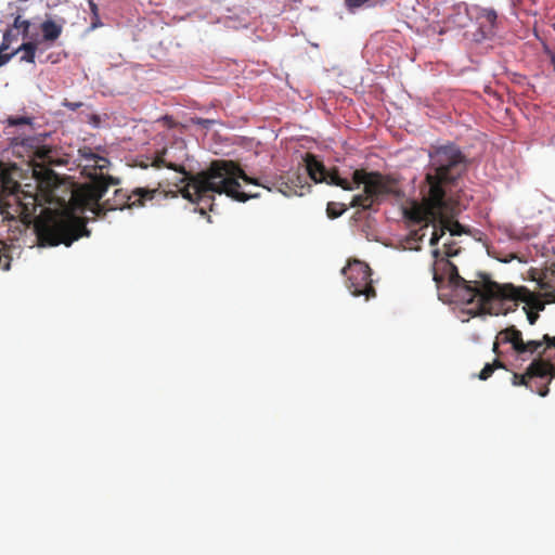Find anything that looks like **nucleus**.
Returning <instances> with one entry per match:
<instances>
[{
	"instance_id": "1",
	"label": "nucleus",
	"mask_w": 555,
	"mask_h": 555,
	"mask_svg": "<svg viewBox=\"0 0 555 555\" xmlns=\"http://www.w3.org/2000/svg\"><path fill=\"white\" fill-rule=\"evenodd\" d=\"M449 274V282L455 296L462 302L472 305L467 310L472 315L479 314H507L515 311L519 302L537 312L543 311L545 302L539 295L530 292L526 286H515L512 283L500 284L486 273H478L479 280L468 281L460 275L457 267L451 262H443Z\"/></svg>"
},
{
	"instance_id": "2",
	"label": "nucleus",
	"mask_w": 555,
	"mask_h": 555,
	"mask_svg": "<svg viewBox=\"0 0 555 555\" xmlns=\"http://www.w3.org/2000/svg\"><path fill=\"white\" fill-rule=\"evenodd\" d=\"M166 166L184 175L183 180L188 182L181 192L183 197L191 202L211 199V193L225 194L242 203L249 198L259 197L258 193L248 194L241 191L238 179L249 184L262 186L268 191L272 190L268 184L260 182L259 179L247 176L240 165L233 160H212L206 170L196 175L188 173L183 166H177L171 163Z\"/></svg>"
},
{
	"instance_id": "3",
	"label": "nucleus",
	"mask_w": 555,
	"mask_h": 555,
	"mask_svg": "<svg viewBox=\"0 0 555 555\" xmlns=\"http://www.w3.org/2000/svg\"><path fill=\"white\" fill-rule=\"evenodd\" d=\"M429 166L426 182L429 185L428 196L422 203L412 201L403 208V216L409 221H420L433 210L438 211L444 206V185L455 182L466 170V158L453 144L443 145L429 153Z\"/></svg>"
},
{
	"instance_id": "4",
	"label": "nucleus",
	"mask_w": 555,
	"mask_h": 555,
	"mask_svg": "<svg viewBox=\"0 0 555 555\" xmlns=\"http://www.w3.org/2000/svg\"><path fill=\"white\" fill-rule=\"evenodd\" d=\"M120 180L112 176H100L92 182L85 183L76 188L72 192L70 204L74 209L92 211L95 216L101 217L109 210H122L125 208L142 207L146 202L152 201L162 192L158 189L135 188L132 191L124 189L115 190L112 198L100 203L109 185H118Z\"/></svg>"
},
{
	"instance_id": "5",
	"label": "nucleus",
	"mask_w": 555,
	"mask_h": 555,
	"mask_svg": "<svg viewBox=\"0 0 555 555\" xmlns=\"http://www.w3.org/2000/svg\"><path fill=\"white\" fill-rule=\"evenodd\" d=\"M322 182L339 186L345 191H352L362 184L363 193L354 195L350 206L363 210L373 209L375 205H379L388 196L396 201H402L405 196L397 178L378 171L356 169L352 172V181H349L341 178L336 168L326 169L325 175L322 177Z\"/></svg>"
},
{
	"instance_id": "6",
	"label": "nucleus",
	"mask_w": 555,
	"mask_h": 555,
	"mask_svg": "<svg viewBox=\"0 0 555 555\" xmlns=\"http://www.w3.org/2000/svg\"><path fill=\"white\" fill-rule=\"evenodd\" d=\"M38 245L52 247L60 244L70 246L83 236H90L85 218L69 211H56L49 208L42 210L34 223Z\"/></svg>"
},
{
	"instance_id": "7",
	"label": "nucleus",
	"mask_w": 555,
	"mask_h": 555,
	"mask_svg": "<svg viewBox=\"0 0 555 555\" xmlns=\"http://www.w3.org/2000/svg\"><path fill=\"white\" fill-rule=\"evenodd\" d=\"M500 344H509L516 354H540L550 361L555 360V336L544 334L541 339L524 340L522 333L515 325H511L496 335L493 351L498 353Z\"/></svg>"
},
{
	"instance_id": "8",
	"label": "nucleus",
	"mask_w": 555,
	"mask_h": 555,
	"mask_svg": "<svg viewBox=\"0 0 555 555\" xmlns=\"http://www.w3.org/2000/svg\"><path fill=\"white\" fill-rule=\"evenodd\" d=\"M525 354L526 353L519 356ZM527 354L530 357L535 356V358L526 369L525 373L513 374L512 384L514 386H525L539 396L545 397L550 391L548 384L552 379H555V362L550 361L545 356Z\"/></svg>"
},
{
	"instance_id": "9",
	"label": "nucleus",
	"mask_w": 555,
	"mask_h": 555,
	"mask_svg": "<svg viewBox=\"0 0 555 555\" xmlns=\"http://www.w3.org/2000/svg\"><path fill=\"white\" fill-rule=\"evenodd\" d=\"M346 276V286L356 296H364L365 300L376 297V291L371 279L370 266L361 260L354 259L341 270Z\"/></svg>"
},
{
	"instance_id": "10",
	"label": "nucleus",
	"mask_w": 555,
	"mask_h": 555,
	"mask_svg": "<svg viewBox=\"0 0 555 555\" xmlns=\"http://www.w3.org/2000/svg\"><path fill=\"white\" fill-rule=\"evenodd\" d=\"M11 146L16 156L27 158L28 163L37 159L46 162L51 154V150L42 145V140L38 137H15L12 139Z\"/></svg>"
},
{
	"instance_id": "11",
	"label": "nucleus",
	"mask_w": 555,
	"mask_h": 555,
	"mask_svg": "<svg viewBox=\"0 0 555 555\" xmlns=\"http://www.w3.org/2000/svg\"><path fill=\"white\" fill-rule=\"evenodd\" d=\"M11 146L16 156L27 158L28 163L37 159L46 162L51 154V150L42 145V140L38 137H15L12 139Z\"/></svg>"
},
{
	"instance_id": "12",
	"label": "nucleus",
	"mask_w": 555,
	"mask_h": 555,
	"mask_svg": "<svg viewBox=\"0 0 555 555\" xmlns=\"http://www.w3.org/2000/svg\"><path fill=\"white\" fill-rule=\"evenodd\" d=\"M455 203L451 199L444 197V206L438 211H430V215H426L424 219L420 221H413L414 223H420L426 220V223H435V222H443L444 229L450 232L452 236L462 235L467 233L468 231L457 220H454L453 217L456 214Z\"/></svg>"
},
{
	"instance_id": "13",
	"label": "nucleus",
	"mask_w": 555,
	"mask_h": 555,
	"mask_svg": "<svg viewBox=\"0 0 555 555\" xmlns=\"http://www.w3.org/2000/svg\"><path fill=\"white\" fill-rule=\"evenodd\" d=\"M457 254H459V249L454 248V243H446L444 244V257H440L439 249L433 250V256L435 258V262L433 264V280L435 281L437 288H440L441 284L444 282V280H447L448 287L450 288L453 301L462 304V301L459 300V298L454 294V289L449 282L448 271H446L444 266H443V262H446V261L450 262L449 258L456 256ZM451 263L453 266H455L452 261H451ZM463 305H466V304L463 302Z\"/></svg>"
},
{
	"instance_id": "14",
	"label": "nucleus",
	"mask_w": 555,
	"mask_h": 555,
	"mask_svg": "<svg viewBox=\"0 0 555 555\" xmlns=\"http://www.w3.org/2000/svg\"><path fill=\"white\" fill-rule=\"evenodd\" d=\"M22 209V203L18 201L17 197L14 196V204H10L8 201L0 199V215L2 216V221L8 222H14L15 229H14V235L11 237L16 238L17 235H20L24 229L25 224L16 219L15 214H20Z\"/></svg>"
},
{
	"instance_id": "15",
	"label": "nucleus",
	"mask_w": 555,
	"mask_h": 555,
	"mask_svg": "<svg viewBox=\"0 0 555 555\" xmlns=\"http://www.w3.org/2000/svg\"><path fill=\"white\" fill-rule=\"evenodd\" d=\"M476 18L485 35L493 33L498 20V14L493 9H480Z\"/></svg>"
},
{
	"instance_id": "16",
	"label": "nucleus",
	"mask_w": 555,
	"mask_h": 555,
	"mask_svg": "<svg viewBox=\"0 0 555 555\" xmlns=\"http://www.w3.org/2000/svg\"><path fill=\"white\" fill-rule=\"evenodd\" d=\"M305 163L309 177L317 183L322 182L326 170L325 166L312 154L306 155Z\"/></svg>"
},
{
	"instance_id": "17",
	"label": "nucleus",
	"mask_w": 555,
	"mask_h": 555,
	"mask_svg": "<svg viewBox=\"0 0 555 555\" xmlns=\"http://www.w3.org/2000/svg\"><path fill=\"white\" fill-rule=\"evenodd\" d=\"M40 29L42 31V39L47 42H54L62 34V26L51 20L44 21Z\"/></svg>"
},
{
	"instance_id": "18",
	"label": "nucleus",
	"mask_w": 555,
	"mask_h": 555,
	"mask_svg": "<svg viewBox=\"0 0 555 555\" xmlns=\"http://www.w3.org/2000/svg\"><path fill=\"white\" fill-rule=\"evenodd\" d=\"M412 223L415 224L414 222H412ZM418 224H422L421 228L417 230L411 231L409 236L406 237V244L410 249L418 250L420 249L418 244H420V242L423 241V238L426 235L425 230L428 228L426 220L420 222Z\"/></svg>"
},
{
	"instance_id": "19",
	"label": "nucleus",
	"mask_w": 555,
	"mask_h": 555,
	"mask_svg": "<svg viewBox=\"0 0 555 555\" xmlns=\"http://www.w3.org/2000/svg\"><path fill=\"white\" fill-rule=\"evenodd\" d=\"M0 182L3 191L9 192L11 195H14L20 189V184L11 177L10 171L1 166Z\"/></svg>"
},
{
	"instance_id": "20",
	"label": "nucleus",
	"mask_w": 555,
	"mask_h": 555,
	"mask_svg": "<svg viewBox=\"0 0 555 555\" xmlns=\"http://www.w3.org/2000/svg\"><path fill=\"white\" fill-rule=\"evenodd\" d=\"M109 166V160L106 158V157H103V156H100L98 155L95 157V160L91 164V165H85V170L88 169V168H92L94 170H99L100 172H94V175H91L90 173V182H92L93 179H95L96 177H100V176H105L103 173V170L104 169H107Z\"/></svg>"
},
{
	"instance_id": "21",
	"label": "nucleus",
	"mask_w": 555,
	"mask_h": 555,
	"mask_svg": "<svg viewBox=\"0 0 555 555\" xmlns=\"http://www.w3.org/2000/svg\"><path fill=\"white\" fill-rule=\"evenodd\" d=\"M37 46L34 42H25L18 49H16L13 53H17L18 51H23L24 54L21 56V61L27 63H35Z\"/></svg>"
},
{
	"instance_id": "22",
	"label": "nucleus",
	"mask_w": 555,
	"mask_h": 555,
	"mask_svg": "<svg viewBox=\"0 0 555 555\" xmlns=\"http://www.w3.org/2000/svg\"><path fill=\"white\" fill-rule=\"evenodd\" d=\"M347 210V206L343 203L328 202L326 206V215L330 219L340 217Z\"/></svg>"
},
{
	"instance_id": "23",
	"label": "nucleus",
	"mask_w": 555,
	"mask_h": 555,
	"mask_svg": "<svg viewBox=\"0 0 555 555\" xmlns=\"http://www.w3.org/2000/svg\"><path fill=\"white\" fill-rule=\"evenodd\" d=\"M499 367H503V363L500 360L495 359L492 363H487L478 375L479 379L487 380Z\"/></svg>"
},
{
	"instance_id": "24",
	"label": "nucleus",
	"mask_w": 555,
	"mask_h": 555,
	"mask_svg": "<svg viewBox=\"0 0 555 555\" xmlns=\"http://www.w3.org/2000/svg\"><path fill=\"white\" fill-rule=\"evenodd\" d=\"M88 3H89L90 12L92 15L91 27L98 28V27L102 26L98 4L94 2V0H88Z\"/></svg>"
},
{
	"instance_id": "25",
	"label": "nucleus",
	"mask_w": 555,
	"mask_h": 555,
	"mask_svg": "<svg viewBox=\"0 0 555 555\" xmlns=\"http://www.w3.org/2000/svg\"><path fill=\"white\" fill-rule=\"evenodd\" d=\"M30 27V23L26 20H23L21 15H17L13 22V30L15 29L17 33H22L25 37L28 34V29Z\"/></svg>"
},
{
	"instance_id": "26",
	"label": "nucleus",
	"mask_w": 555,
	"mask_h": 555,
	"mask_svg": "<svg viewBox=\"0 0 555 555\" xmlns=\"http://www.w3.org/2000/svg\"><path fill=\"white\" fill-rule=\"evenodd\" d=\"M8 125L11 127H17L23 125L31 126L33 118L25 116H11L8 118Z\"/></svg>"
},
{
	"instance_id": "27",
	"label": "nucleus",
	"mask_w": 555,
	"mask_h": 555,
	"mask_svg": "<svg viewBox=\"0 0 555 555\" xmlns=\"http://www.w3.org/2000/svg\"><path fill=\"white\" fill-rule=\"evenodd\" d=\"M79 155L86 162V165H91L95 160V157L98 156V154H95L88 146H83V147L79 149Z\"/></svg>"
},
{
	"instance_id": "28",
	"label": "nucleus",
	"mask_w": 555,
	"mask_h": 555,
	"mask_svg": "<svg viewBox=\"0 0 555 555\" xmlns=\"http://www.w3.org/2000/svg\"><path fill=\"white\" fill-rule=\"evenodd\" d=\"M7 51V43L0 46V67L7 64L14 53H4Z\"/></svg>"
},
{
	"instance_id": "29",
	"label": "nucleus",
	"mask_w": 555,
	"mask_h": 555,
	"mask_svg": "<svg viewBox=\"0 0 555 555\" xmlns=\"http://www.w3.org/2000/svg\"><path fill=\"white\" fill-rule=\"evenodd\" d=\"M370 1L371 0H345V4L348 8V10L353 11Z\"/></svg>"
},
{
	"instance_id": "30",
	"label": "nucleus",
	"mask_w": 555,
	"mask_h": 555,
	"mask_svg": "<svg viewBox=\"0 0 555 555\" xmlns=\"http://www.w3.org/2000/svg\"><path fill=\"white\" fill-rule=\"evenodd\" d=\"M524 311L527 314L528 322L533 325L537 320L539 319V312L531 310V308H528L527 306L524 307Z\"/></svg>"
},
{
	"instance_id": "31",
	"label": "nucleus",
	"mask_w": 555,
	"mask_h": 555,
	"mask_svg": "<svg viewBox=\"0 0 555 555\" xmlns=\"http://www.w3.org/2000/svg\"><path fill=\"white\" fill-rule=\"evenodd\" d=\"M540 287L545 291L543 296L546 298L548 302H555V291L548 292L550 287L548 283H540Z\"/></svg>"
},
{
	"instance_id": "32",
	"label": "nucleus",
	"mask_w": 555,
	"mask_h": 555,
	"mask_svg": "<svg viewBox=\"0 0 555 555\" xmlns=\"http://www.w3.org/2000/svg\"><path fill=\"white\" fill-rule=\"evenodd\" d=\"M14 39H15V35H13V29H8L3 34V39H2L1 44L7 43V50H8L10 48L12 40H14Z\"/></svg>"
},
{
	"instance_id": "33",
	"label": "nucleus",
	"mask_w": 555,
	"mask_h": 555,
	"mask_svg": "<svg viewBox=\"0 0 555 555\" xmlns=\"http://www.w3.org/2000/svg\"><path fill=\"white\" fill-rule=\"evenodd\" d=\"M433 227H434V230H437V236H438V240L440 241V238L444 235L447 229H444V224L443 222H435V223H430Z\"/></svg>"
},
{
	"instance_id": "34",
	"label": "nucleus",
	"mask_w": 555,
	"mask_h": 555,
	"mask_svg": "<svg viewBox=\"0 0 555 555\" xmlns=\"http://www.w3.org/2000/svg\"><path fill=\"white\" fill-rule=\"evenodd\" d=\"M0 268L3 270L10 269V258L5 254H0Z\"/></svg>"
},
{
	"instance_id": "35",
	"label": "nucleus",
	"mask_w": 555,
	"mask_h": 555,
	"mask_svg": "<svg viewBox=\"0 0 555 555\" xmlns=\"http://www.w3.org/2000/svg\"><path fill=\"white\" fill-rule=\"evenodd\" d=\"M195 124H196V125H199V126H202V127H204V128H209V126H211V125L214 124V120H211V119H205V118H197V119L195 120Z\"/></svg>"
},
{
	"instance_id": "36",
	"label": "nucleus",
	"mask_w": 555,
	"mask_h": 555,
	"mask_svg": "<svg viewBox=\"0 0 555 555\" xmlns=\"http://www.w3.org/2000/svg\"><path fill=\"white\" fill-rule=\"evenodd\" d=\"M438 242H439V240H438V236H437V230H434V232L431 234V237L429 240V244H430V246H435V245L438 244Z\"/></svg>"
},
{
	"instance_id": "37",
	"label": "nucleus",
	"mask_w": 555,
	"mask_h": 555,
	"mask_svg": "<svg viewBox=\"0 0 555 555\" xmlns=\"http://www.w3.org/2000/svg\"><path fill=\"white\" fill-rule=\"evenodd\" d=\"M81 105H82V103H80V102H77V103H65V106L68 107L69 109H72V111H76Z\"/></svg>"
},
{
	"instance_id": "38",
	"label": "nucleus",
	"mask_w": 555,
	"mask_h": 555,
	"mask_svg": "<svg viewBox=\"0 0 555 555\" xmlns=\"http://www.w3.org/2000/svg\"><path fill=\"white\" fill-rule=\"evenodd\" d=\"M280 191H281L284 195H287V196H288V195H291V193H292V191H291V189H289V188H288V190H287V191L282 190V189H280Z\"/></svg>"
},
{
	"instance_id": "39",
	"label": "nucleus",
	"mask_w": 555,
	"mask_h": 555,
	"mask_svg": "<svg viewBox=\"0 0 555 555\" xmlns=\"http://www.w3.org/2000/svg\"><path fill=\"white\" fill-rule=\"evenodd\" d=\"M387 1H388V0H375V1H374V4H375V3H382V4H384V3H386Z\"/></svg>"
}]
</instances>
